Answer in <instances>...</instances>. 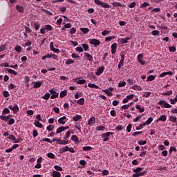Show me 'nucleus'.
Returning a JSON list of instances; mask_svg holds the SVG:
<instances>
[{
	"instance_id": "58836bf2",
	"label": "nucleus",
	"mask_w": 177,
	"mask_h": 177,
	"mask_svg": "<svg viewBox=\"0 0 177 177\" xmlns=\"http://www.w3.org/2000/svg\"><path fill=\"white\" fill-rule=\"evenodd\" d=\"M16 10H17V12H24V8L20 6L19 5L16 6Z\"/></svg>"
},
{
	"instance_id": "37998d69",
	"label": "nucleus",
	"mask_w": 177,
	"mask_h": 177,
	"mask_svg": "<svg viewBox=\"0 0 177 177\" xmlns=\"http://www.w3.org/2000/svg\"><path fill=\"white\" fill-rule=\"evenodd\" d=\"M42 85V82H36L33 86L34 88H40Z\"/></svg>"
},
{
	"instance_id": "a211bd4d",
	"label": "nucleus",
	"mask_w": 177,
	"mask_h": 177,
	"mask_svg": "<svg viewBox=\"0 0 177 177\" xmlns=\"http://www.w3.org/2000/svg\"><path fill=\"white\" fill-rule=\"evenodd\" d=\"M58 145H68V141L67 140H60L58 139L57 140V142Z\"/></svg>"
},
{
	"instance_id": "774afa93",
	"label": "nucleus",
	"mask_w": 177,
	"mask_h": 177,
	"mask_svg": "<svg viewBox=\"0 0 177 177\" xmlns=\"http://www.w3.org/2000/svg\"><path fill=\"white\" fill-rule=\"evenodd\" d=\"M151 34H152V35H154V36L160 35V31H158V30H153L151 32Z\"/></svg>"
},
{
	"instance_id": "c03bdc74",
	"label": "nucleus",
	"mask_w": 177,
	"mask_h": 177,
	"mask_svg": "<svg viewBox=\"0 0 177 177\" xmlns=\"http://www.w3.org/2000/svg\"><path fill=\"white\" fill-rule=\"evenodd\" d=\"M120 56H121V59L119 62V65L124 66V61L125 60V57H124V55H122Z\"/></svg>"
},
{
	"instance_id": "473e14b6",
	"label": "nucleus",
	"mask_w": 177,
	"mask_h": 177,
	"mask_svg": "<svg viewBox=\"0 0 177 177\" xmlns=\"http://www.w3.org/2000/svg\"><path fill=\"white\" fill-rule=\"evenodd\" d=\"M81 118H82V116H81V115H76L75 117L73 118V120L77 122L80 121Z\"/></svg>"
},
{
	"instance_id": "de8ad7c7",
	"label": "nucleus",
	"mask_w": 177,
	"mask_h": 177,
	"mask_svg": "<svg viewBox=\"0 0 177 177\" xmlns=\"http://www.w3.org/2000/svg\"><path fill=\"white\" fill-rule=\"evenodd\" d=\"M50 97V94L49 93H46L43 97L42 99H44V100H48V99Z\"/></svg>"
},
{
	"instance_id": "13d9d810",
	"label": "nucleus",
	"mask_w": 177,
	"mask_h": 177,
	"mask_svg": "<svg viewBox=\"0 0 177 177\" xmlns=\"http://www.w3.org/2000/svg\"><path fill=\"white\" fill-rule=\"evenodd\" d=\"M14 123H15V119L13 118L9 119V120L7 122L8 125H13Z\"/></svg>"
},
{
	"instance_id": "bf43d9fd",
	"label": "nucleus",
	"mask_w": 177,
	"mask_h": 177,
	"mask_svg": "<svg viewBox=\"0 0 177 177\" xmlns=\"http://www.w3.org/2000/svg\"><path fill=\"white\" fill-rule=\"evenodd\" d=\"M34 27H35V29L36 30V31H38V30H39V27H41V25L38 23H35Z\"/></svg>"
},
{
	"instance_id": "ddd939ff",
	"label": "nucleus",
	"mask_w": 177,
	"mask_h": 177,
	"mask_svg": "<svg viewBox=\"0 0 177 177\" xmlns=\"http://www.w3.org/2000/svg\"><path fill=\"white\" fill-rule=\"evenodd\" d=\"M147 171H142L140 173H136L133 174V177H140V176H145V175H146Z\"/></svg>"
},
{
	"instance_id": "2f4dec72",
	"label": "nucleus",
	"mask_w": 177,
	"mask_h": 177,
	"mask_svg": "<svg viewBox=\"0 0 177 177\" xmlns=\"http://www.w3.org/2000/svg\"><path fill=\"white\" fill-rule=\"evenodd\" d=\"M169 121H171V122H176L177 118L174 115H170L169 117Z\"/></svg>"
},
{
	"instance_id": "4d7b16f0",
	"label": "nucleus",
	"mask_w": 177,
	"mask_h": 177,
	"mask_svg": "<svg viewBox=\"0 0 177 177\" xmlns=\"http://www.w3.org/2000/svg\"><path fill=\"white\" fill-rule=\"evenodd\" d=\"M146 143H147V141L146 140H139L138 141V145H140V146H145V145H146Z\"/></svg>"
},
{
	"instance_id": "c9c22d12",
	"label": "nucleus",
	"mask_w": 177,
	"mask_h": 177,
	"mask_svg": "<svg viewBox=\"0 0 177 177\" xmlns=\"http://www.w3.org/2000/svg\"><path fill=\"white\" fill-rule=\"evenodd\" d=\"M88 88H95V89H99V86L95 84L88 83Z\"/></svg>"
},
{
	"instance_id": "dca6fc26",
	"label": "nucleus",
	"mask_w": 177,
	"mask_h": 177,
	"mask_svg": "<svg viewBox=\"0 0 177 177\" xmlns=\"http://www.w3.org/2000/svg\"><path fill=\"white\" fill-rule=\"evenodd\" d=\"M95 122H96V118L93 116L88 121V125H91V126L94 125Z\"/></svg>"
},
{
	"instance_id": "a18cd8bd",
	"label": "nucleus",
	"mask_w": 177,
	"mask_h": 177,
	"mask_svg": "<svg viewBox=\"0 0 177 177\" xmlns=\"http://www.w3.org/2000/svg\"><path fill=\"white\" fill-rule=\"evenodd\" d=\"M97 131H104V129H106V127H104L102 125H100L98 127H96L95 129Z\"/></svg>"
},
{
	"instance_id": "49530a36",
	"label": "nucleus",
	"mask_w": 177,
	"mask_h": 177,
	"mask_svg": "<svg viewBox=\"0 0 177 177\" xmlns=\"http://www.w3.org/2000/svg\"><path fill=\"white\" fill-rule=\"evenodd\" d=\"M44 28L47 30V31H52V30H53V27L50 25H46Z\"/></svg>"
},
{
	"instance_id": "bb28decb",
	"label": "nucleus",
	"mask_w": 177,
	"mask_h": 177,
	"mask_svg": "<svg viewBox=\"0 0 177 177\" xmlns=\"http://www.w3.org/2000/svg\"><path fill=\"white\" fill-rule=\"evenodd\" d=\"M66 151H68V146H65L59 149L61 153H66Z\"/></svg>"
},
{
	"instance_id": "0e129e2a",
	"label": "nucleus",
	"mask_w": 177,
	"mask_h": 177,
	"mask_svg": "<svg viewBox=\"0 0 177 177\" xmlns=\"http://www.w3.org/2000/svg\"><path fill=\"white\" fill-rule=\"evenodd\" d=\"M86 82V80H80L77 82V84H78V85H82L83 84H85Z\"/></svg>"
},
{
	"instance_id": "c85d7f7f",
	"label": "nucleus",
	"mask_w": 177,
	"mask_h": 177,
	"mask_svg": "<svg viewBox=\"0 0 177 177\" xmlns=\"http://www.w3.org/2000/svg\"><path fill=\"white\" fill-rule=\"evenodd\" d=\"M131 39V37H125L124 39H121L120 42L124 44H128V41Z\"/></svg>"
},
{
	"instance_id": "864d4df0",
	"label": "nucleus",
	"mask_w": 177,
	"mask_h": 177,
	"mask_svg": "<svg viewBox=\"0 0 177 177\" xmlns=\"http://www.w3.org/2000/svg\"><path fill=\"white\" fill-rule=\"evenodd\" d=\"M135 6H136V2H131V3H129L128 5V8H129L130 9H132V8H135Z\"/></svg>"
},
{
	"instance_id": "cd10ccee",
	"label": "nucleus",
	"mask_w": 177,
	"mask_h": 177,
	"mask_svg": "<svg viewBox=\"0 0 177 177\" xmlns=\"http://www.w3.org/2000/svg\"><path fill=\"white\" fill-rule=\"evenodd\" d=\"M6 71H8V73L9 74H12V75H17V72H16L15 70L13 69H9V68H6Z\"/></svg>"
},
{
	"instance_id": "6e6d98bb",
	"label": "nucleus",
	"mask_w": 177,
	"mask_h": 177,
	"mask_svg": "<svg viewBox=\"0 0 177 177\" xmlns=\"http://www.w3.org/2000/svg\"><path fill=\"white\" fill-rule=\"evenodd\" d=\"M102 174V176H107V175H109L110 172L107 169H104Z\"/></svg>"
},
{
	"instance_id": "052dcab7",
	"label": "nucleus",
	"mask_w": 177,
	"mask_h": 177,
	"mask_svg": "<svg viewBox=\"0 0 177 177\" xmlns=\"http://www.w3.org/2000/svg\"><path fill=\"white\" fill-rule=\"evenodd\" d=\"M83 150L84 151H91V150H92V147L89 146L84 147H83Z\"/></svg>"
},
{
	"instance_id": "c756f323",
	"label": "nucleus",
	"mask_w": 177,
	"mask_h": 177,
	"mask_svg": "<svg viewBox=\"0 0 177 177\" xmlns=\"http://www.w3.org/2000/svg\"><path fill=\"white\" fill-rule=\"evenodd\" d=\"M136 109H137V110H139V111H140V113H143V112H145V108H143V107H140V105H139V104H136Z\"/></svg>"
},
{
	"instance_id": "f3484780",
	"label": "nucleus",
	"mask_w": 177,
	"mask_h": 177,
	"mask_svg": "<svg viewBox=\"0 0 177 177\" xmlns=\"http://www.w3.org/2000/svg\"><path fill=\"white\" fill-rule=\"evenodd\" d=\"M131 89H133L134 91H143V88L138 84L133 85Z\"/></svg>"
},
{
	"instance_id": "393cba45",
	"label": "nucleus",
	"mask_w": 177,
	"mask_h": 177,
	"mask_svg": "<svg viewBox=\"0 0 177 177\" xmlns=\"http://www.w3.org/2000/svg\"><path fill=\"white\" fill-rule=\"evenodd\" d=\"M147 6H150V3L149 2H144L140 4V9H145V8H147Z\"/></svg>"
},
{
	"instance_id": "8fccbe9b",
	"label": "nucleus",
	"mask_w": 177,
	"mask_h": 177,
	"mask_svg": "<svg viewBox=\"0 0 177 177\" xmlns=\"http://www.w3.org/2000/svg\"><path fill=\"white\" fill-rule=\"evenodd\" d=\"M127 85V82H125L124 81H121L119 82L118 84V87L119 88H122V86H125Z\"/></svg>"
},
{
	"instance_id": "412c9836",
	"label": "nucleus",
	"mask_w": 177,
	"mask_h": 177,
	"mask_svg": "<svg viewBox=\"0 0 177 177\" xmlns=\"http://www.w3.org/2000/svg\"><path fill=\"white\" fill-rule=\"evenodd\" d=\"M35 127H37V128H43L44 124L42 123L39 122V120H36L34 122Z\"/></svg>"
},
{
	"instance_id": "e433bc0d",
	"label": "nucleus",
	"mask_w": 177,
	"mask_h": 177,
	"mask_svg": "<svg viewBox=\"0 0 177 177\" xmlns=\"http://www.w3.org/2000/svg\"><path fill=\"white\" fill-rule=\"evenodd\" d=\"M143 171V168L142 167H138L135 169L133 170V172H134L135 174H140V171Z\"/></svg>"
},
{
	"instance_id": "4c0bfd02",
	"label": "nucleus",
	"mask_w": 177,
	"mask_h": 177,
	"mask_svg": "<svg viewBox=\"0 0 177 177\" xmlns=\"http://www.w3.org/2000/svg\"><path fill=\"white\" fill-rule=\"evenodd\" d=\"M67 95V90H64L61 91L59 94V97H64V96Z\"/></svg>"
},
{
	"instance_id": "9d476101",
	"label": "nucleus",
	"mask_w": 177,
	"mask_h": 177,
	"mask_svg": "<svg viewBox=\"0 0 177 177\" xmlns=\"http://www.w3.org/2000/svg\"><path fill=\"white\" fill-rule=\"evenodd\" d=\"M68 126L60 127L58 129H57L56 133H60L63 132V131H66V129H68Z\"/></svg>"
},
{
	"instance_id": "ea45409f",
	"label": "nucleus",
	"mask_w": 177,
	"mask_h": 177,
	"mask_svg": "<svg viewBox=\"0 0 177 177\" xmlns=\"http://www.w3.org/2000/svg\"><path fill=\"white\" fill-rule=\"evenodd\" d=\"M47 156L48 157V158H51V160H55V158H56V156H55V154L50 152L47 153Z\"/></svg>"
},
{
	"instance_id": "2eb2a0df",
	"label": "nucleus",
	"mask_w": 177,
	"mask_h": 177,
	"mask_svg": "<svg viewBox=\"0 0 177 177\" xmlns=\"http://www.w3.org/2000/svg\"><path fill=\"white\" fill-rule=\"evenodd\" d=\"M104 71V66H100L99 69L95 72V74L97 75H101V74H103Z\"/></svg>"
},
{
	"instance_id": "4468645a",
	"label": "nucleus",
	"mask_w": 177,
	"mask_h": 177,
	"mask_svg": "<svg viewBox=\"0 0 177 177\" xmlns=\"http://www.w3.org/2000/svg\"><path fill=\"white\" fill-rule=\"evenodd\" d=\"M71 133H74V130H68L64 137V139L66 140V139H68L70 138V135H71Z\"/></svg>"
},
{
	"instance_id": "6e6552de",
	"label": "nucleus",
	"mask_w": 177,
	"mask_h": 177,
	"mask_svg": "<svg viewBox=\"0 0 177 177\" xmlns=\"http://www.w3.org/2000/svg\"><path fill=\"white\" fill-rule=\"evenodd\" d=\"M84 58L88 62H92L93 60V57L88 53H84Z\"/></svg>"
},
{
	"instance_id": "aec40b11",
	"label": "nucleus",
	"mask_w": 177,
	"mask_h": 177,
	"mask_svg": "<svg viewBox=\"0 0 177 177\" xmlns=\"http://www.w3.org/2000/svg\"><path fill=\"white\" fill-rule=\"evenodd\" d=\"M158 121H162V122H165L167 121V115H162L157 120L156 122H158Z\"/></svg>"
},
{
	"instance_id": "338daca9",
	"label": "nucleus",
	"mask_w": 177,
	"mask_h": 177,
	"mask_svg": "<svg viewBox=\"0 0 177 177\" xmlns=\"http://www.w3.org/2000/svg\"><path fill=\"white\" fill-rule=\"evenodd\" d=\"M169 52H176V48L175 46H169Z\"/></svg>"
},
{
	"instance_id": "69168bd1",
	"label": "nucleus",
	"mask_w": 177,
	"mask_h": 177,
	"mask_svg": "<svg viewBox=\"0 0 177 177\" xmlns=\"http://www.w3.org/2000/svg\"><path fill=\"white\" fill-rule=\"evenodd\" d=\"M104 92L108 95V96H113V93L110 92L109 89L104 90Z\"/></svg>"
},
{
	"instance_id": "4be33fe9",
	"label": "nucleus",
	"mask_w": 177,
	"mask_h": 177,
	"mask_svg": "<svg viewBox=\"0 0 177 177\" xmlns=\"http://www.w3.org/2000/svg\"><path fill=\"white\" fill-rule=\"evenodd\" d=\"M112 5H113V6H114L115 8H117V6H120V7H122V8H124V6H125V4H121V3L117 2V1L113 2V3H112Z\"/></svg>"
},
{
	"instance_id": "39448f33",
	"label": "nucleus",
	"mask_w": 177,
	"mask_h": 177,
	"mask_svg": "<svg viewBox=\"0 0 177 177\" xmlns=\"http://www.w3.org/2000/svg\"><path fill=\"white\" fill-rule=\"evenodd\" d=\"M50 49L52 52H54V53H60V50L59 48H55V44L53 41L50 43Z\"/></svg>"
},
{
	"instance_id": "3c124183",
	"label": "nucleus",
	"mask_w": 177,
	"mask_h": 177,
	"mask_svg": "<svg viewBox=\"0 0 177 177\" xmlns=\"http://www.w3.org/2000/svg\"><path fill=\"white\" fill-rule=\"evenodd\" d=\"M163 96H169L170 95H172V90L166 91L162 93Z\"/></svg>"
},
{
	"instance_id": "72a5a7b5",
	"label": "nucleus",
	"mask_w": 177,
	"mask_h": 177,
	"mask_svg": "<svg viewBox=\"0 0 177 177\" xmlns=\"http://www.w3.org/2000/svg\"><path fill=\"white\" fill-rule=\"evenodd\" d=\"M74 63H75V61L74 59H69L66 60L65 64H74Z\"/></svg>"
},
{
	"instance_id": "79ce46f5",
	"label": "nucleus",
	"mask_w": 177,
	"mask_h": 177,
	"mask_svg": "<svg viewBox=\"0 0 177 177\" xmlns=\"http://www.w3.org/2000/svg\"><path fill=\"white\" fill-rule=\"evenodd\" d=\"M12 111H13L14 114H16V113H17V111H19V106H17V104L14 105Z\"/></svg>"
},
{
	"instance_id": "603ef678",
	"label": "nucleus",
	"mask_w": 177,
	"mask_h": 177,
	"mask_svg": "<svg viewBox=\"0 0 177 177\" xmlns=\"http://www.w3.org/2000/svg\"><path fill=\"white\" fill-rule=\"evenodd\" d=\"M47 131H49V132H50L51 131H53V129H55V126L53 125H48L46 127Z\"/></svg>"
},
{
	"instance_id": "09e8293b",
	"label": "nucleus",
	"mask_w": 177,
	"mask_h": 177,
	"mask_svg": "<svg viewBox=\"0 0 177 177\" xmlns=\"http://www.w3.org/2000/svg\"><path fill=\"white\" fill-rule=\"evenodd\" d=\"M154 80H156V76L151 75L148 76L147 81H154Z\"/></svg>"
},
{
	"instance_id": "f8f14e48",
	"label": "nucleus",
	"mask_w": 177,
	"mask_h": 177,
	"mask_svg": "<svg viewBox=\"0 0 177 177\" xmlns=\"http://www.w3.org/2000/svg\"><path fill=\"white\" fill-rule=\"evenodd\" d=\"M66 118H67V117H66V116H63V117L59 118V120H58L59 124H61V125H64V124H66Z\"/></svg>"
},
{
	"instance_id": "f03ea898",
	"label": "nucleus",
	"mask_w": 177,
	"mask_h": 177,
	"mask_svg": "<svg viewBox=\"0 0 177 177\" xmlns=\"http://www.w3.org/2000/svg\"><path fill=\"white\" fill-rule=\"evenodd\" d=\"M158 104H160V106H161L162 109H171V107H172V105L169 104V103H167V102H165L164 100H160L158 102Z\"/></svg>"
},
{
	"instance_id": "20e7f679",
	"label": "nucleus",
	"mask_w": 177,
	"mask_h": 177,
	"mask_svg": "<svg viewBox=\"0 0 177 177\" xmlns=\"http://www.w3.org/2000/svg\"><path fill=\"white\" fill-rule=\"evenodd\" d=\"M110 135H114V133L106 132V133L102 134V138H104L103 142H107V140H109L110 139V138H109V136H110Z\"/></svg>"
},
{
	"instance_id": "1a4fd4ad",
	"label": "nucleus",
	"mask_w": 177,
	"mask_h": 177,
	"mask_svg": "<svg viewBox=\"0 0 177 177\" xmlns=\"http://www.w3.org/2000/svg\"><path fill=\"white\" fill-rule=\"evenodd\" d=\"M111 49L112 55H115V52H117V43L111 44Z\"/></svg>"
},
{
	"instance_id": "6ab92c4d",
	"label": "nucleus",
	"mask_w": 177,
	"mask_h": 177,
	"mask_svg": "<svg viewBox=\"0 0 177 177\" xmlns=\"http://www.w3.org/2000/svg\"><path fill=\"white\" fill-rule=\"evenodd\" d=\"M151 122H153V118L150 117L148 118V120L147 121L143 122V125H144V127H146V125H150V124H151Z\"/></svg>"
},
{
	"instance_id": "a878e982",
	"label": "nucleus",
	"mask_w": 177,
	"mask_h": 177,
	"mask_svg": "<svg viewBox=\"0 0 177 177\" xmlns=\"http://www.w3.org/2000/svg\"><path fill=\"white\" fill-rule=\"evenodd\" d=\"M14 49L15 52H17L18 53H21V50H23V48L20 46H15Z\"/></svg>"
},
{
	"instance_id": "a19ab883",
	"label": "nucleus",
	"mask_w": 177,
	"mask_h": 177,
	"mask_svg": "<svg viewBox=\"0 0 177 177\" xmlns=\"http://www.w3.org/2000/svg\"><path fill=\"white\" fill-rule=\"evenodd\" d=\"M80 31H82L84 34H88L89 29L88 28H80Z\"/></svg>"
},
{
	"instance_id": "7c9ffc66",
	"label": "nucleus",
	"mask_w": 177,
	"mask_h": 177,
	"mask_svg": "<svg viewBox=\"0 0 177 177\" xmlns=\"http://www.w3.org/2000/svg\"><path fill=\"white\" fill-rule=\"evenodd\" d=\"M62 176V174L57 171H54L53 172V177H60Z\"/></svg>"
},
{
	"instance_id": "7ed1b4c3",
	"label": "nucleus",
	"mask_w": 177,
	"mask_h": 177,
	"mask_svg": "<svg viewBox=\"0 0 177 177\" xmlns=\"http://www.w3.org/2000/svg\"><path fill=\"white\" fill-rule=\"evenodd\" d=\"M49 92L51 94L50 99H56L59 96V93L56 92L55 88L50 89Z\"/></svg>"
},
{
	"instance_id": "e2e57ef3",
	"label": "nucleus",
	"mask_w": 177,
	"mask_h": 177,
	"mask_svg": "<svg viewBox=\"0 0 177 177\" xmlns=\"http://www.w3.org/2000/svg\"><path fill=\"white\" fill-rule=\"evenodd\" d=\"M112 39H115V36H109L105 38V41H111Z\"/></svg>"
},
{
	"instance_id": "5701e85b",
	"label": "nucleus",
	"mask_w": 177,
	"mask_h": 177,
	"mask_svg": "<svg viewBox=\"0 0 177 177\" xmlns=\"http://www.w3.org/2000/svg\"><path fill=\"white\" fill-rule=\"evenodd\" d=\"M77 104H80V106H84V104H85V98L82 97L80 99H79L77 101Z\"/></svg>"
},
{
	"instance_id": "b1692460",
	"label": "nucleus",
	"mask_w": 177,
	"mask_h": 177,
	"mask_svg": "<svg viewBox=\"0 0 177 177\" xmlns=\"http://www.w3.org/2000/svg\"><path fill=\"white\" fill-rule=\"evenodd\" d=\"M71 139L73 140V142H75V143H80V140L76 135H73Z\"/></svg>"
},
{
	"instance_id": "0eeeda50",
	"label": "nucleus",
	"mask_w": 177,
	"mask_h": 177,
	"mask_svg": "<svg viewBox=\"0 0 177 177\" xmlns=\"http://www.w3.org/2000/svg\"><path fill=\"white\" fill-rule=\"evenodd\" d=\"M88 41L91 45H94V46H97V45H100V41L96 39H89Z\"/></svg>"
},
{
	"instance_id": "9b49d317",
	"label": "nucleus",
	"mask_w": 177,
	"mask_h": 177,
	"mask_svg": "<svg viewBox=\"0 0 177 177\" xmlns=\"http://www.w3.org/2000/svg\"><path fill=\"white\" fill-rule=\"evenodd\" d=\"M12 117V115H8L7 116L5 115H1L0 116V120H1V121H6L8 122L9 121V120H10V118Z\"/></svg>"
},
{
	"instance_id": "680f3d73",
	"label": "nucleus",
	"mask_w": 177,
	"mask_h": 177,
	"mask_svg": "<svg viewBox=\"0 0 177 177\" xmlns=\"http://www.w3.org/2000/svg\"><path fill=\"white\" fill-rule=\"evenodd\" d=\"M151 95V92L147 91V92H144L143 93V97H149Z\"/></svg>"
},
{
	"instance_id": "5fc2aeb1",
	"label": "nucleus",
	"mask_w": 177,
	"mask_h": 177,
	"mask_svg": "<svg viewBox=\"0 0 177 177\" xmlns=\"http://www.w3.org/2000/svg\"><path fill=\"white\" fill-rule=\"evenodd\" d=\"M9 113H10V111H9V109L4 108L3 110L2 114L3 115L9 114Z\"/></svg>"
},
{
	"instance_id": "f704fd0d",
	"label": "nucleus",
	"mask_w": 177,
	"mask_h": 177,
	"mask_svg": "<svg viewBox=\"0 0 177 177\" xmlns=\"http://www.w3.org/2000/svg\"><path fill=\"white\" fill-rule=\"evenodd\" d=\"M82 46L83 50H84L85 52H88V50L89 49V46H88V44H82Z\"/></svg>"
},
{
	"instance_id": "f257e3e1",
	"label": "nucleus",
	"mask_w": 177,
	"mask_h": 177,
	"mask_svg": "<svg viewBox=\"0 0 177 177\" xmlns=\"http://www.w3.org/2000/svg\"><path fill=\"white\" fill-rule=\"evenodd\" d=\"M94 3L95 5H99L100 6H102V8H104L105 9H110L111 8V6H109L107 3H103L100 0H94Z\"/></svg>"
},
{
	"instance_id": "423d86ee",
	"label": "nucleus",
	"mask_w": 177,
	"mask_h": 177,
	"mask_svg": "<svg viewBox=\"0 0 177 177\" xmlns=\"http://www.w3.org/2000/svg\"><path fill=\"white\" fill-rule=\"evenodd\" d=\"M137 59L138 60V62L141 64V66H145V64H146V62L143 60V54H139L137 56Z\"/></svg>"
}]
</instances>
